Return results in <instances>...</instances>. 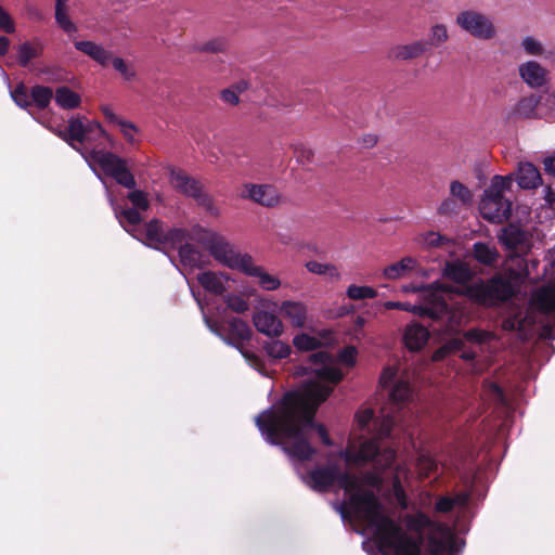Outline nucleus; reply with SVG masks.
<instances>
[{"mask_svg": "<svg viewBox=\"0 0 555 555\" xmlns=\"http://www.w3.org/2000/svg\"><path fill=\"white\" fill-rule=\"evenodd\" d=\"M299 374L310 379L296 391L287 392L272 409L256 417L261 434L272 444H279L294 460H310L317 450L310 444V433L317 430L325 446L332 440L323 425L314 423L318 406L326 400L332 387L325 382L338 383L343 373L337 362L324 351L309 356V362L299 367Z\"/></svg>", "mask_w": 555, "mask_h": 555, "instance_id": "obj_1", "label": "nucleus"}, {"mask_svg": "<svg viewBox=\"0 0 555 555\" xmlns=\"http://www.w3.org/2000/svg\"><path fill=\"white\" fill-rule=\"evenodd\" d=\"M305 483L317 491H326L337 485L345 492L340 512L347 509L365 526L374 537L379 550L393 555H416L417 545L408 539L399 524L388 517L384 505L375 495L382 479L378 474H367L360 478L343 472L336 465H326L311 470L302 477Z\"/></svg>", "mask_w": 555, "mask_h": 555, "instance_id": "obj_2", "label": "nucleus"}, {"mask_svg": "<svg viewBox=\"0 0 555 555\" xmlns=\"http://www.w3.org/2000/svg\"><path fill=\"white\" fill-rule=\"evenodd\" d=\"M444 273L447 278L459 284L456 287L443 283H435L430 286L441 292L444 301H447V296L456 293L477 304L491 306L496 301L509 299L515 292L512 282L502 275H495L488 282L479 280L469 283L473 271L466 262L460 260L448 263ZM446 304L448 305V302Z\"/></svg>", "mask_w": 555, "mask_h": 555, "instance_id": "obj_3", "label": "nucleus"}, {"mask_svg": "<svg viewBox=\"0 0 555 555\" xmlns=\"http://www.w3.org/2000/svg\"><path fill=\"white\" fill-rule=\"evenodd\" d=\"M406 528L414 531L418 537H413L404 531L405 537L417 545V554L421 555L423 533L428 534L429 548L434 554H442L453 547V533L447 525L434 522L424 513H416L405 517ZM384 555H393L380 550Z\"/></svg>", "mask_w": 555, "mask_h": 555, "instance_id": "obj_4", "label": "nucleus"}, {"mask_svg": "<svg viewBox=\"0 0 555 555\" xmlns=\"http://www.w3.org/2000/svg\"><path fill=\"white\" fill-rule=\"evenodd\" d=\"M81 155L103 183L105 182L96 168H100L106 176L114 178L118 184L127 189L135 188V179L129 171L127 162L116 154L102 150H91L90 152H81Z\"/></svg>", "mask_w": 555, "mask_h": 555, "instance_id": "obj_5", "label": "nucleus"}, {"mask_svg": "<svg viewBox=\"0 0 555 555\" xmlns=\"http://www.w3.org/2000/svg\"><path fill=\"white\" fill-rule=\"evenodd\" d=\"M384 307L388 310L400 309L410 311L421 317H429L434 320L448 318L451 323L460 324V318L456 313H451L446 304L441 292L434 287H428L423 293V302L421 305H411L409 302L386 301Z\"/></svg>", "mask_w": 555, "mask_h": 555, "instance_id": "obj_6", "label": "nucleus"}, {"mask_svg": "<svg viewBox=\"0 0 555 555\" xmlns=\"http://www.w3.org/2000/svg\"><path fill=\"white\" fill-rule=\"evenodd\" d=\"M499 240L506 249L511 250L509 260L515 261L517 267V269H508V281L513 280L515 283H522L530 274L528 266L522 258V254L527 250L525 232L518 227L509 224L501 231Z\"/></svg>", "mask_w": 555, "mask_h": 555, "instance_id": "obj_7", "label": "nucleus"}, {"mask_svg": "<svg viewBox=\"0 0 555 555\" xmlns=\"http://www.w3.org/2000/svg\"><path fill=\"white\" fill-rule=\"evenodd\" d=\"M340 456L348 465H361L373 461L376 468H386L392 464L396 453L391 449L380 452L375 439H366L359 447L349 443L347 449L340 452Z\"/></svg>", "mask_w": 555, "mask_h": 555, "instance_id": "obj_8", "label": "nucleus"}, {"mask_svg": "<svg viewBox=\"0 0 555 555\" xmlns=\"http://www.w3.org/2000/svg\"><path fill=\"white\" fill-rule=\"evenodd\" d=\"M201 242L218 262L233 270L242 271L250 257L234 249L222 235L214 231H204Z\"/></svg>", "mask_w": 555, "mask_h": 555, "instance_id": "obj_9", "label": "nucleus"}, {"mask_svg": "<svg viewBox=\"0 0 555 555\" xmlns=\"http://www.w3.org/2000/svg\"><path fill=\"white\" fill-rule=\"evenodd\" d=\"M133 237L150 247L165 249L181 244L185 238V231L179 228L166 229L159 220L153 219L142 225L138 233L133 232Z\"/></svg>", "mask_w": 555, "mask_h": 555, "instance_id": "obj_10", "label": "nucleus"}, {"mask_svg": "<svg viewBox=\"0 0 555 555\" xmlns=\"http://www.w3.org/2000/svg\"><path fill=\"white\" fill-rule=\"evenodd\" d=\"M455 24L477 40L490 41L498 36V28L492 17L475 9L460 11L455 17Z\"/></svg>", "mask_w": 555, "mask_h": 555, "instance_id": "obj_11", "label": "nucleus"}, {"mask_svg": "<svg viewBox=\"0 0 555 555\" xmlns=\"http://www.w3.org/2000/svg\"><path fill=\"white\" fill-rule=\"evenodd\" d=\"M55 133L81 154V152L88 151L77 147L75 142L79 144L92 143L98 141L105 132L101 125L95 121L73 118L68 121L67 130L55 131Z\"/></svg>", "mask_w": 555, "mask_h": 555, "instance_id": "obj_12", "label": "nucleus"}, {"mask_svg": "<svg viewBox=\"0 0 555 555\" xmlns=\"http://www.w3.org/2000/svg\"><path fill=\"white\" fill-rule=\"evenodd\" d=\"M542 95L530 93L519 98V100L504 113L506 121H518L525 119L544 118V114L540 112Z\"/></svg>", "mask_w": 555, "mask_h": 555, "instance_id": "obj_13", "label": "nucleus"}, {"mask_svg": "<svg viewBox=\"0 0 555 555\" xmlns=\"http://www.w3.org/2000/svg\"><path fill=\"white\" fill-rule=\"evenodd\" d=\"M240 196L267 208L276 207L282 203V195L272 184L245 183Z\"/></svg>", "mask_w": 555, "mask_h": 555, "instance_id": "obj_14", "label": "nucleus"}, {"mask_svg": "<svg viewBox=\"0 0 555 555\" xmlns=\"http://www.w3.org/2000/svg\"><path fill=\"white\" fill-rule=\"evenodd\" d=\"M479 209L485 219L501 223L509 218L512 203L504 196H493L485 193Z\"/></svg>", "mask_w": 555, "mask_h": 555, "instance_id": "obj_15", "label": "nucleus"}, {"mask_svg": "<svg viewBox=\"0 0 555 555\" xmlns=\"http://www.w3.org/2000/svg\"><path fill=\"white\" fill-rule=\"evenodd\" d=\"M357 427L364 433L374 434L378 438L386 437L390 434L393 420L386 415L383 421L374 420V413L371 409H361L356 413Z\"/></svg>", "mask_w": 555, "mask_h": 555, "instance_id": "obj_16", "label": "nucleus"}, {"mask_svg": "<svg viewBox=\"0 0 555 555\" xmlns=\"http://www.w3.org/2000/svg\"><path fill=\"white\" fill-rule=\"evenodd\" d=\"M521 80L531 89H540L548 81V70L539 62L530 60L518 66Z\"/></svg>", "mask_w": 555, "mask_h": 555, "instance_id": "obj_17", "label": "nucleus"}, {"mask_svg": "<svg viewBox=\"0 0 555 555\" xmlns=\"http://www.w3.org/2000/svg\"><path fill=\"white\" fill-rule=\"evenodd\" d=\"M247 264L244 266L241 272L257 280L258 286L267 292H274L282 285L279 276L271 274L262 266L255 263L254 258L250 256Z\"/></svg>", "mask_w": 555, "mask_h": 555, "instance_id": "obj_18", "label": "nucleus"}, {"mask_svg": "<svg viewBox=\"0 0 555 555\" xmlns=\"http://www.w3.org/2000/svg\"><path fill=\"white\" fill-rule=\"evenodd\" d=\"M253 322L256 330L268 337H280L284 333V324L274 313L260 310L254 313Z\"/></svg>", "mask_w": 555, "mask_h": 555, "instance_id": "obj_19", "label": "nucleus"}, {"mask_svg": "<svg viewBox=\"0 0 555 555\" xmlns=\"http://www.w3.org/2000/svg\"><path fill=\"white\" fill-rule=\"evenodd\" d=\"M279 311L283 318L289 321L293 327H305L308 321V307L300 300H283Z\"/></svg>", "mask_w": 555, "mask_h": 555, "instance_id": "obj_20", "label": "nucleus"}, {"mask_svg": "<svg viewBox=\"0 0 555 555\" xmlns=\"http://www.w3.org/2000/svg\"><path fill=\"white\" fill-rule=\"evenodd\" d=\"M74 47L101 66H106L112 60L113 53L95 41L79 40L74 42Z\"/></svg>", "mask_w": 555, "mask_h": 555, "instance_id": "obj_21", "label": "nucleus"}, {"mask_svg": "<svg viewBox=\"0 0 555 555\" xmlns=\"http://www.w3.org/2000/svg\"><path fill=\"white\" fill-rule=\"evenodd\" d=\"M170 184L180 193L195 197L202 190L201 183L180 169L170 170Z\"/></svg>", "mask_w": 555, "mask_h": 555, "instance_id": "obj_22", "label": "nucleus"}, {"mask_svg": "<svg viewBox=\"0 0 555 555\" xmlns=\"http://www.w3.org/2000/svg\"><path fill=\"white\" fill-rule=\"evenodd\" d=\"M429 51V44L425 40H416L408 44L396 46L390 51V56L395 60L409 61Z\"/></svg>", "mask_w": 555, "mask_h": 555, "instance_id": "obj_23", "label": "nucleus"}, {"mask_svg": "<svg viewBox=\"0 0 555 555\" xmlns=\"http://www.w3.org/2000/svg\"><path fill=\"white\" fill-rule=\"evenodd\" d=\"M197 282L208 292L221 295L228 289L229 276L222 273L205 271L197 274Z\"/></svg>", "mask_w": 555, "mask_h": 555, "instance_id": "obj_24", "label": "nucleus"}, {"mask_svg": "<svg viewBox=\"0 0 555 555\" xmlns=\"http://www.w3.org/2000/svg\"><path fill=\"white\" fill-rule=\"evenodd\" d=\"M531 305L543 313L555 312V285H547L532 294Z\"/></svg>", "mask_w": 555, "mask_h": 555, "instance_id": "obj_25", "label": "nucleus"}, {"mask_svg": "<svg viewBox=\"0 0 555 555\" xmlns=\"http://www.w3.org/2000/svg\"><path fill=\"white\" fill-rule=\"evenodd\" d=\"M429 338L428 330L420 324H410L406 326L403 335L405 346L412 350H421Z\"/></svg>", "mask_w": 555, "mask_h": 555, "instance_id": "obj_26", "label": "nucleus"}, {"mask_svg": "<svg viewBox=\"0 0 555 555\" xmlns=\"http://www.w3.org/2000/svg\"><path fill=\"white\" fill-rule=\"evenodd\" d=\"M418 267V261L413 257H403L398 262H393L383 270L384 278L388 280H399L405 278L410 272Z\"/></svg>", "mask_w": 555, "mask_h": 555, "instance_id": "obj_27", "label": "nucleus"}, {"mask_svg": "<svg viewBox=\"0 0 555 555\" xmlns=\"http://www.w3.org/2000/svg\"><path fill=\"white\" fill-rule=\"evenodd\" d=\"M541 182V175L531 163H519L517 183L521 189H535Z\"/></svg>", "mask_w": 555, "mask_h": 555, "instance_id": "obj_28", "label": "nucleus"}, {"mask_svg": "<svg viewBox=\"0 0 555 555\" xmlns=\"http://www.w3.org/2000/svg\"><path fill=\"white\" fill-rule=\"evenodd\" d=\"M472 253L476 261L487 267H494L500 258L498 249L483 242L475 243Z\"/></svg>", "mask_w": 555, "mask_h": 555, "instance_id": "obj_29", "label": "nucleus"}, {"mask_svg": "<svg viewBox=\"0 0 555 555\" xmlns=\"http://www.w3.org/2000/svg\"><path fill=\"white\" fill-rule=\"evenodd\" d=\"M251 337V330L249 325L238 319L233 318L228 323V340L230 344L238 346L243 341L249 340Z\"/></svg>", "mask_w": 555, "mask_h": 555, "instance_id": "obj_30", "label": "nucleus"}, {"mask_svg": "<svg viewBox=\"0 0 555 555\" xmlns=\"http://www.w3.org/2000/svg\"><path fill=\"white\" fill-rule=\"evenodd\" d=\"M116 217L119 220L121 227L133 236V232L138 233L142 228L141 222L143 220L140 211L133 208H126L116 212Z\"/></svg>", "mask_w": 555, "mask_h": 555, "instance_id": "obj_31", "label": "nucleus"}, {"mask_svg": "<svg viewBox=\"0 0 555 555\" xmlns=\"http://www.w3.org/2000/svg\"><path fill=\"white\" fill-rule=\"evenodd\" d=\"M181 264L185 269L193 270L205 264L204 256L191 244H184L179 249Z\"/></svg>", "mask_w": 555, "mask_h": 555, "instance_id": "obj_32", "label": "nucleus"}, {"mask_svg": "<svg viewBox=\"0 0 555 555\" xmlns=\"http://www.w3.org/2000/svg\"><path fill=\"white\" fill-rule=\"evenodd\" d=\"M42 43L39 39L25 41L17 47V59L21 66L25 67L33 60L38 57L42 52Z\"/></svg>", "mask_w": 555, "mask_h": 555, "instance_id": "obj_33", "label": "nucleus"}, {"mask_svg": "<svg viewBox=\"0 0 555 555\" xmlns=\"http://www.w3.org/2000/svg\"><path fill=\"white\" fill-rule=\"evenodd\" d=\"M67 1L55 0V22L67 35H73L78 28L68 15Z\"/></svg>", "mask_w": 555, "mask_h": 555, "instance_id": "obj_34", "label": "nucleus"}, {"mask_svg": "<svg viewBox=\"0 0 555 555\" xmlns=\"http://www.w3.org/2000/svg\"><path fill=\"white\" fill-rule=\"evenodd\" d=\"M55 103L63 109H73L80 105L81 99L78 93L66 86L59 87L54 94Z\"/></svg>", "mask_w": 555, "mask_h": 555, "instance_id": "obj_35", "label": "nucleus"}, {"mask_svg": "<svg viewBox=\"0 0 555 555\" xmlns=\"http://www.w3.org/2000/svg\"><path fill=\"white\" fill-rule=\"evenodd\" d=\"M520 47L527 55L548 57L543 42L534 36H525L520 41Z\"/></svg>", "mask_w": 555, "mask_h": 555, "instance_id": "obj_36", "label": "nucleus"}, {"mask_svg": "<svg viewBox=\"0 0 555 555\" xmlns=\"http://www.w3.org/2000/svg\"><path fill=\"white\" fill-rule=\"evenodd\" d=\"M450 195L451 198H454L464 207L470 205L473 202V193L470 190L456 180L450 183Z\"/></svg>", "mask_w": 555, "mask_h": 555, "instance_id": "obj_37", "label": "nucleus"}, {"mask_svg": "<svg viewBox=\"0 0 555 555\" xmlns=\"http://www.w3.org/2000/svg\"><path fill=\"white\" fill-rule=\"evenodd\" d=\"M30 96L33 104L38 108H46L53 98V91L49 87L35 86L30 91Z\"/></svg>", "mask_w": 555, "mask_h": 555, "instance_id": "obj_38", "label": "nucleus"}, {"mask_svg": "<svg viewBox=\"0 0 555 555\" xmlns=\"http://www.w3.org/2000/svg\"><path fill=\"white\" fill-rule=\"evenodd\" d=\"M449 40V31L447 25L437 23L429 28V49L431 47H439Z\"/></svg>", "mask_w": 555, "mask_h": 555, "instance_id": "obj_39", "label": "nucleus"}, {"mask_svg": "<svg viewBox=\"0 0 555 555\" xmlns=\"http://www.w3.org/2000/svg\"><path fill=\"white\" fill-rule=\"evenodd\" d=\"M263 349L273 359H284L291 354V346L282 340L268 341Z\"/></svg>", "mask_w": 555, "mask_h": 555, "instance_id": "obj_40", "label": "nucleus"}, {"mask_svg": "<svg viewBox=\"0 0 555 555\" xmlns=\"http://www.w3.org/2000/svg\"><path fill=\"white\" fill-rule=\"evenodd\" d=\"M111 62H112L114 69L116 72H118L125 80L130 81V80L135 79L137 72L132 64L126 62L124 59H121L119 56H115V57L112 56Z\"/></svg>", "mask_w": 555, "mask_h": 555, "instance_id": "obj_41", "label": "nucleus"}, {"mask_svg": "<svg viewBox=\"0 0 555 555\" xmlns=\"http://www.w3.org/2000/svg\"><path fill=\"white\" fill-rule=\"evenodd\" d=\"M389 396L393 403L406 401L411 397L409 383L403 379L397 380Z\"/></svg>", "mask_w": 555, "mask_h": 555, "instance_id": "obj_42", "label": "nucleus"}, {"mask_svg": "<svg viewBox=\"0 0 555 555\" xmlns=\"http://www.w3.org/2000/svg\"><path fill=\"white\" fill-rule=\"evenodd\" d=\"M483 397L487 400H490L494 403H499V404H503V405L506 403L503 390L494 382H491V380L485 382Z\"/></svg>", "mask_w": 555, "mask_h": 555, "instance_id": "obj_43", "label": "nucleus"}, {"mask_svg": "<svg viewBox=\"0 0 555 555\" xmlns=\"http://www.w3.org/2000/svg\"><path fill=\"white\" fill-rule=\"evenodd\" d=\"M348 298L352 300H361L367 298H375L377 296V292L371 286H359V285H350L346 292Z\"/></svg>", "mask_w": 555, "mask_h": 555, "instance_id": "obj_44", "label": "nucleus"}, {"mask_svg": "<svg viewBox=\"0 0 555 555\" xmlns=\"http://www.w3.org/2000/svg\"><path fill=\"white\" fill-rule=\"evenodd\" d=\"M293 344L300 351H310L320 346V340L317 337L301 333L294 337Z\"/></svg>", "mask_w": 555, "mask_h": 555, "instance_id": "obj_45", "label": "nucleus"}, {"mask_svg": "<svg viewBox=\"0 0 555 555\" xmlns=\"http://www.w3.org/2000/svg\"><path fill=\"white\" fill-rule=\"evenodd\" d=\"M450 242V238L434 231L426 232L420 236V244L428 248L440 247L449 244Z\"/></svg>", "mask_w": 555, "mask_h": 555, "instance_id": "obj_46", "label": "nucleus"}, {"mask_svg": "<svg viewBox=\"0 0 555 555\" xmlns=\"http://www.w3.org/2000/svg\"><path fill=\"white\" fill-rule=\"evenodd\" d=\"M511 184L512 180L509 178L495 176L485 193L493 196H503V193L511 188Z\"/></svg>", "mask_w": 555, "mask_h": 555, "instance_id": "obj_47", "label": "nucleus"}, {"mask_svg": "<svg viewBox=\"0 0 555 555\" xmlns=\"http://www.w3.org/2000/svg\"><path fill=\"white\" fill-rule=\"evenodd\" d=\"M13 101L22 108H28L31 104V96L25 85L20 83L11 91Z\"/></svg>", "mask_w": 555, "mask_h": 555, "instance_id": "obj_48", "label": "nucleus"}, {"mask_svg": "<svg viewBox=\"0 0 555 555\" xmlns=\"http://www.w3.org/2000/svg\"><path fill=\"white\" fill-rule=\"evenodd\" d=\"M224 302L229 309L236 313H244L249 309V304L240 295L228 294L224 296Z\"/></svg>", "mask_w": 555, "mask_h": 555, "instance_id": "obj_49", "label": "nucleus"}, {"mask_svg": "<svg viewBox=\"0 0 555 555\" xmlns=\"http://www.w3.org/2000/svg\"><path fill=\"white\" fill-rule=\"evenodd\" d=\"M463 341L460 339H452L448 341L446 345L436 350L433 354L434 361H440L444 359L448 354L452 352H459L462 350Z\"/></svg>", "mask_w": 555, "mask_h": 555, "instance_id": "obj_50", "label": "nucleus"}, {"mask_svg": "<svg viewBox=\"0 0 555 555\" xmlns=\"http://www.w3.org/2000/svg\"><path fill=\"white\" fill-rule=\"evenodd\" d=\"M418 472L422 476H429L438 470V464L429 454H421L417 460Z\"/></svg>", "mask_w": 555, "mask_h": 555, "instance_id": "obj_51", "label": "nucleus"}, {"mask_svg": "<svg viewBox=\"0 0 555 555\" xmlns=\"http://www.w3.org/2000/svg\"><path fill=\"white\" fill-rule=\"evenodd\" d=\"M127 197L133 205V209H137L139 211H145L150 207L147 194L141 190H133L128 194Z\"/></svg>", "mask_w": 555, "mask_h": 555, "instance_id": "obj_52", "label": "nucleus"}, {"mask_svg": "<svg viewBox=\"0 0 555 555\" xmlns=\"http://www.w3.org/2000/svg\"><path fill=\"white\" fill-rule=\"evenodd\" d=\"M492 334L486 331L473 330L465 333L464 338L466 341L478 345L477 348L480 350L481 345L492 339Z\"/></svg>", "mask_w": 555, "mask_h": 555, "instance_id": "obj_53", "label": "nucleus"}, {"mask_svg": "<svg viewBox=\"0 0 555 555\" xmlns=\"http://www.w3.org/2000/svg\"><path fill=\"white\" fill-rule=\"evenodd\" d=\"M194 199L211 216H219L220 211L218 207L214 204L211 197L203 191V189L199 191L198 195L194 197Z\"/></svg>", "mask_w": 555, "mask_h": 555, "instance_id": "obj_54", "label": "nucleus"}, {"mask_svg": "<svg viewBox=\"0 0 555 555\" xmlns=\"http://www.w3.org/2000/svg\"><path fill=\"white\" fill-rule=\"evenodd\" d=\"M464 207L454 198L448 197L442 201L438 208V212L442 216H453L457 215L461 208Z\"/></svg>", "mask_w": 555, "mask_h": 555, "instance_id": "obj_55", "label": "nucleus"}, {"mask_svg": "<svg viewBox=\"0 0 555 555\" xmlns=\"http://www.w3.org/2000/svg\"><path fill=\"white\" fill-rule=\"evenodd\" d=\"M541 95L540 112L544 114V118L555 115V92H547Z\"/></svg>", "mask_w": 555, "mask_h": 555, "instance_id": "obj_56", "label": "nucleus"}, {"mask_svg": "<svg viewBox=\"0 0 555 555\" xmlns=\"http://www.w3.org/2000/svg\"><path fill=\"white\" fill-rule=\"evenodd\" d=\"M227 49V40L224 38H215L205 42L198 50L203 52H223Z\"/></svg>", "mask_w": 555, "mask_h": 555, "instance_id": "obj_57", "label": "nucleus"}, {"mask_svg": "<svg viewBox=\"0 0 555 555\" xmlns=\"http://www.w3.org/2000/svg\"><path fill=\"white\" fill-rule=\"evenodd\" d=\"M122 135L125 137V139L133 144L135 142V138L134 135L139 132V129L138 127L132 124L131 121H128V120H125L122 119V121H119V125H118Z\"/></svg>", "mask_w": 555, "mask_h": 555, "instance_id": "obj_58", "label": "nucleus"}, {"mask_svg": "<svg viewBox=\"0 0 555 555\" xmlns=\"http://www.w3.org/2000/svg\"><path fill=\"white\" fill-rule=\"evenodd\" d=\"M0 30L7 34L15 33V22L12 16L0 5Z\"/></svg>", "mask_w": 555, "mask_h": 555, "instance_id": "obj_59", "label": "nucleus"}, {"mask_svg": "<svg viewBox=\"0 0 555 555\" xmlns=\"http://www.w3.org/2000/svg\"><path fill=\"white\" fill-rule=\"evenodd\" d=\"M294 155L296 156L297 160L302 164L310 163L313 158L312 150L302 144L294 146Z\"/></svg>", "mask_w": 555, "mask_h": 555, "instance_id": "obj_60", "label": "nucleus"}, {"mask_svg": "<svg viewBox=\"0 0 555 555\" xmlns=\"http://www.w3.org/2000/svg\"><path fill=\"white\" fill-rule=\"evenodd\" d=\"M220 98L224 103L230 105H236L240 102L238 91L232 89L231 87L223 89L220 93Z\"/></svg>", "mask_w": 555, "mask_h": 555, "instance_id": "obj_61", "label": "nucleus"}, {"mask_svg": "<svg viewBox=\"0 0 555 555\" xmlns=\"http://www.w3.org/2000/svg\"><path fill=\"white\" fill-rule=\"evenodd\" d=\"M356 354L357 350L354 347H347L339 353L338 360L340 363L351 366L354 363Z\"/></svg>", "mask_w": 555, "mask_h": 555, "instance_id": "obj_62", "label": "nucleus"}, {"mask_svg": "<svg viewBox=\"0 0 555 555\" xmlns=\"http://www.w3.org/2000/svg\"><path fill=\"white\" fill-rule=\"evenodd\" d=\"M454 507V500L450 496H441L437 500L435 508L439 513H448Z\"/></svg>", "mask_w": 555, "mask_h": 555, "instance_id": "obj_63", "label": "nucleus"}, {"mask_svg": "<svg viewBox=\"0 0 555 555\" xmlns=\"http://www.w3.org/2000/svg\"><path fill=\"white\" fill-rule=\"evenodd\" d=\"M396 374L397 372L395 369L390 366L386 367L380 375V385L383 387H389L395 382Z\"/></svg>", "mask_w": 555, "mask_h": 555, "instance_id": "obj_64", "label": "nucleus"}]
</instances>
